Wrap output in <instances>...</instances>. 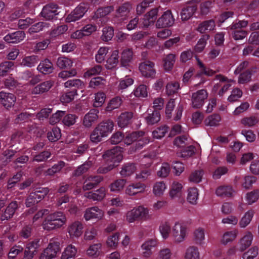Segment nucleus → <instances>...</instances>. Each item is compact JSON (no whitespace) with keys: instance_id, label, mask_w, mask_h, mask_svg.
Masks as SVG:
<instances>
[{"instance_id":"f257e3e1","label":"nucleus","mask_w":259,"mask_h":259,"mask_svg":"<svg viewBox=\"0 0 259 259\" xmlns=\"http://www.w3.org/2000/svg\"><path fill=\"white\" fill-rule=\"evenodd\" d=\"M66 217L64 213L57 211L47 215L42 226L44 229L51 231L61 227L66 224Z\"/></svg>"},{"instance_id":"f03ea898","label":"nucleus","mask_w":259,"mask_h":259,"mask_svg":"<svg viewBox=\"0 0 259 259\" xmlns=\"http://www.w3.org/2000/svg\"><path fill=\"white\" fill-rule=\"evenodd\" d=\"M125 218L128 223H134L140 220H147L150 218V210L143 205H139L127 211Z\"/></svg>"},{"instance_id":"7ed1b4c3","label":"nucleus","mask_w":259,"mask_h":259,"mask_svg":"<svg viewBox=\"0 0 259 259\" xmlns=\"http://www.w3.org/2000/svg\"><path fill=\"white\" fill-rule=\"evenodd\" d=\"M188 234V228L183 223L177 221L172 227L171 237L176 244L185 241Z\"/></svg>"},{"instance_id":"20e7f679","label":"nucleus","mask_w":259,"mask_h":259,"mask_svg":"<svg viewBox=\"0 0 259 259\" xmlns=\"http://www.w3.org/2000/svg\"><path fill=\"white\" fill-rule=\"evenodd\" d=\"M103 158L107 161L111 162L118 165L122 160V148L118 146L114 147L113 149L106 151L102 156Z\"/></svg>"},{"instance_id":"39448f33","label":"nucleus","mask_w":259,"mask_h":259,"mask_svg":"<svg viewBox=\"0 0 259 259\" xmlns=\"http://www.w3.org/2000/svg\"><path fill=\"white\" fill-rule=\"evenodd\" d=\"M48 188H39L35 192L31 193L26 200L27 207H31L35 204L40 202L49 193Z\"/></svg>"},{"instance_id":"423d86ee","label":"nucleus","mask_w":259,"mask_h":259,"mask_svg":"<svg viewBox=\"0 0 259 259\" xmlns=\"http://www.w3.org/2000/svg\"><path fill=\"white\" fill-rule=\"evenodd\" d=\"M60 250L59 242L51 240L48 247L41 253L39 259H53L56 257Z\"/></svg>"},{"instance_id":"0eeeda50","label":"nucleus","mask_w":259,"mask_h":259,"mask_svg":"<svg viewBox=\"0 0 259 259\" xmlns=\"http://www.w3.org/2000/svg\"><path fill=\"white\" fill-rule=\"evenodd\" d=\"M84 226L79 221H75L70 223L67 227V232L71 239H77L83 233Z\"/></svg>"},{"instance_id":"6e6552de","label":"nucleus","mask_w":259,"mask_h":259,"mask_svg":"<svg viewBox=\"0 0 259 259\" xmlns=\"http://www.w3.org/2000/svg\"><path fill=\"white\" fill-rule=\"evenodd\" d=\"M146 185L141 182H133L128 185L125 189V193L129 196H135L145 192Z\"/></svg>"},{"instance_id":"1a4fd4ad","label":"nucleus","mask_w":259,"mask_h":259,"mask_svg":"<svg viewBox=\"0 0 259 259\" xmlns=\"http://www.w3.org/2000/svg\"><path fill=\"white\" fill-rule=\"evenodd\" d=\"M104 215V212L98 206H93L85 209L83 214V218L86 221L92 220L100 221Z\"/></svg>"},{"instance_id":"9d476101","label":"nucleus","mask_w":259,"mask_h":259,"mask_svg":"<svg viewBox=\"0 0 259 259\" xmlns=\"http://www.w3.org/2000/svg\"><path fill=\"white\" fill-rule=\"evenodd\" d=\"M89 7L87 4H81L77 7L66 18V22L69 23L75 22L82 18L88 10Z\"/></svg>"},{"instance_id":"9b49d317","label":"nucleus","mask_w":259,"mask_h":259,"mask_svg":"<svg viewBox=\"0 0 259 259\" xmlns=\"http://www.w3.org/2000/svg\"><path fill=\"white\" fill-rule=\"evenodd\" d=\"M175 21L171 12L168 10L164 12L162 15L157 20L156 23V27L158 28L170 27L173 25Z\"/></svg>"},{"instance_id":"f8f14e48","label":"nucleus","mask_w":259,"mask_h":259,"mask_svg":"<svg viewBox=\"0 0 259 259\" xmlns=\"http://www.w3.org/2000/svg\"><path fill=\"white\" fill-rule=\"evenodd\" d=\"M207 97L208 93L205 90H200L194 93L191 97L193 107L195 108L201 107Z\"/></svg>"},{"instance_id":"ddd939ff","label":"nucleus","mask_w":259,"mask_h":259,"mask_svg":"<svg viewBox=\"0 0 259 259\" xmlns=\"http://www.w3.org/2000/svg\"><path fill=\"white\" fill-rule=\"evenodd\" d=\"M157 246V241L154 239H150L145 241L141 246V255L145 258H149L153 254L152 248Z\"/></svg>"},{"instance_id":"4468645a","label":"nucleus","mask_w":259,"mask_h":259,"mask_svg":"<svg viewBox=\"0 0 259 259\" xmlns=\"http://www.w3.org/2000/svg\"><path fill=\"white\" fill-rule=\"evenodd\" d=\"M154 63L151 61L141 63L139 67L142 75L146 77H154L156 74Z\"/></svg>"},{"instance_id":"2eb2a0df","label":"nucleus","mask_w":259,"mask_h":259,"mask_svg":"<svg viewBox=\"0 0 259 259\" xmlns=\"http://www.w3.org/2000/svg\"><path fill=\"white\" fill-rule=\"evenodd\" d=\"M58 6L55 4H49L44 7L41 12L43 17L47 20L53 19L59 14Z\"/></svg>"},{"instance_id":"dca6fc26","label":"nucleus","mask_w":259,"mask_h":259,"mask_svg":"<svg viewBox=\"0 0 259 259\" xmlns=\"http://www.w3.org/2000/svg\"><path fill=\"white\" fill-rule=\"evenodd\" d=\"M98 113L99 111L97 109L91 110L84 115L82 120L83 125L86 127H91L93 124L97 120Z\"/></svg>"},{"instance_id":"f3484780","label":"nucleus","mask_w":259,"mask_h":259,"mask_svg":"<svg viewBox=\"0 0 259 259\" xmlns=\"http://www.w3.org/2000/svg\"><path fill=\"white\" fill-rule=\"evenodd\" d=\"M106 194V189L104 187H101L96 190L85 193L84 197L93 201H100L105 198Z\"/></svg>"},{"instance_id":"a211bd4d","label":"nucleus","mask_w":259,"mask_h":259,"mask_svg":"<svg viewBox=\"0 0 259 259\" xmlns=\"http://www.w3.org/2000/svg\"><path fill=\"white\" fill-rule=\"evenodd\" d=\"M157 13L158 10L154 9L145 14L142 20V27L147 28L153 24L157 18Z\"/></svg>"},{"instance_id":"6ab92c4d","label":"nucleus","mask_w":259,"mask_h":259,"mask_svg":"<svg viewBox=\"0 0 259 259\" xmlns=\"http://www.w3.org/2000/svg\"><path fill=\"white\" fill-rule=\"evenodd\" d=\"M113 127V122L111 120H107L100 123L95 128L106 137L112 132Z\"/></svg>"},{"instance_id":"aec40b11","label":"nucleus","mask_w":259,"mask_h":259,"mask_svg":"<svg viewBox=\"0 0 259 259\" xmlns=\"http://www.w3.org/2000/svg\"><path fill=\"white\" fill-rule=\"evenodd\" d=\"M113 127V122L111 120H107L100 123L95 128L106 137L112 132Z\"/></svg>"},{"instance_id":"412c9836","label":"nucleus","mask_w":259,"mask_h":259,"mask_svg":"<svg viewBox=\"0 0 259 259\" xmlns=\"http://www.w3.org/2000/svg\"><path fill=\"white\" fill-rule=\"evenodd\" d=\"M16 101L15 96L9 93L0 92V102L7 108L12 107Z\"/></svg>"},{"instance_id":"4be33fe9","label":"nucleus","mask_w":259,"mask_h":259,"mask_svg":"<svg viewBox=\"0 0 259 259\" xmlns=\"http://www.w3.org/2000/svg\"><path fill=\"white\" fill-rule=\"evenodd\" d=\"M25 37V33L23 31H17L10 33L4 37L5 40L8 43L17 44L23 40Z\"/></svg>"},{"instance_id":"5701e85b","label":"nucleus","mask_w":259,"mask_h":259,"mask_svg":"<svg viewBox=\"0 0 259 259\" xmlns=\"http://www.w3.org/2000/svg\"><path fill=\"white\" fill-rule=\"evenodd\" d=\"M253 239V235L250 231H246L239 241V250L243 251L250 246Z\"/></svg>"},{"instance_id":"b1692460","label":"nucleus","mask_w":259,"mask_h":259,"mask_svg":"<svg viewBox=\"0 0 259 259\" xmlns=\"http://www.w3.org/2000/svg\"><path fill=\"white\" fill-rule=\"evenodd\" d=\"M255 214V211L250 209L244 213L238 221L239 226L240 228H246L251 222Z\"/></svg>"},{"instance_id":"393cba45","label":"nucleus","mask_w":259,"mask_h":259,"mask_svg":"<svg viewBox=\"0 0 259 259\" xmlns=\"http://www.w3.org/2000/svg\"><path fill=\"white\" fill-rule=\"evenodd\" d=\"M54 82L47 80L35 87L32 90L33 94H39L48 91L53 86Z\"/></svg>"},{"instance_id":"a878e982","label":"nucleus","mask_w":259,"mask_h":259,"mask_svg":"<svg viewBox=\"0 0 259 259\" xmlns=\"http://www.w3.org/2000/svg\"><path fill=\"white\" fill-rule=\"evenodd\" d=\"M172 227L168 222L165 221L160 223L158 230L160 234L163 239H168L171 233Z\"/></svg>"},{"instance_id":"bb28decb","label":"nucleus","mask_w":259,"mask_h":259,"mask_svg":"<svg viewBox=\"0 0 259 259\" xmlns=\"http://www.w3.org/2000/svg\"><path fill=\"white\" fill-rule=\"evenodd\" d=\"M37 69L41 73L48 74L52 73L54 67L52 62L48 59H45L40 62Z\"/></svg>"},{"instance_id":"cd10ccee","label":"nucleus","mask_w":259,"mask_h":259,"mask_svg":"<svg viewBox=\"0 0 259 259\" xmlns=\"http://www.w3.org/2000/svg\"><path fill=\"white\" fill-rule=\"evenodd\" d=\"M132 9V6L128 3L120 6L116 10V17L124 19L127 17Z\"/></svg>"},{"instance_id":"c85d7f7f","label":"nucleus","mask_w":259,"mask_h":259,"mask_svg":"<svg viewBox=\"0 0 259 259\" xmlns=\"http://www.w3.org/2000/svg\"><path fill=\"white\" fill-rule=\"evenodd\" d=\"M17 207L18 204L16 201H13L10 203L2 215L1 220L2 221L8 220L12 218Z\"/></svg>"},{"instance_id":"c756f323","label":"nucleus","mask_w":259,"mask_h":259,"mask_svg":"<svg viewBox=\"0 0 259 259\" xmlns=\"http://www.w3.org/2000/svg\"><path fill=\"white\" fill-rule=\"evenodd\" d=\"M215 78L220 80L221 82H225L226 84L223 85L222 89L220 90L218 94L220 96H222L228 91L229 88L231 86V82H235V81L231 79H228L227 77L223 76L221 74L217 75Z\"/></svg>"},{"instance_id":"7c9ffc66","label":"nucleus","mask_w":259,"mask_h":259,"mask_svg":"<svg viewBox=\"0 0 259 259\" xmlns=\"http://www.w3.org/2000/svg\"><path fill=\"white\" fill-rule=\"evenodd\" d=\"M133 117V113L130 112L122 113L117 118V124L120 127H124L130 123Z\"/></svg>"},{"instance_id":"2f4dec72","label":"nucleus","mask_w":259,"mask_h":259,"mask_svg":"<svg viewBox=\"0 0 259 259\" xmlns=\"http://www.w3.org/2000/svg\"><path fill=\"white\" fill-rule=\"evenodd\" d=\"M234 192L230 186H221L216 189L215 193L218 196L225 198L232 196Z\"/></svg>"},{"instance_id":"473e14b6","label":"nucleus","mask_w":259,"mask_h":259,"mask_svg":"<svg viewBox=\"0 0 259 259\" xmlns=\"http://www.w3.org/2000/svg\"><path fill=\"white\" fill-rule=\"evenodd\" d=\"M238 235V231L237 229L227 231L222 236L221 243L226 245L229 242H231L235 240Z\"/></svg>"},{"instance_id":"72a5a7b5","label":"nucleus","mask_w":259,"mask_h":259,"mask_svg":"<svg viewBox=\"0 0 259 259\" xmlns=\"http://www.w3.org/2000/svg\"><path fill=\"white\" fill-rule=\"evenodd\" d=\"M102 248V244L101 243L92 244L87 250V254L90 257L97 258L100 255Z\"/></svg>"},{"instance_id":"f704fd0d","label":"nucleus","mask_w":259,"mask_h":259,"mask_svg":"<svg viewBox=\"0 0 259 259\" xmlns=\"http://www.w3.org/2000/svg\"><path fill=\"white\" fill-rule=\"evenodd\" d=\"M185 259H201L200 252L197 247L191 246L188 247L184 254Z\"/></svg>"},{"instance_id":"c9c22d12","label":"nucleus","mask_w":259,"mask_h":259,"mask_svg":"<svg viewBox=\"0 0 259 259\" xmlns=\"http://www.w3.org/2000/svg\"><path fill=\"white\" fill-rule=\"evenodd\" d=\"M196 10L195 6H188L184 7L181 12V17L182 21H187L191 18Z\"/></svg>"},{"instance_id":"e433bc0d","label":"nucleus","mask_w":259,"mask_h":259,"mask_svg":"<svg viewBox=\"0 0 259 259\" xmlns=\"http://www.w3.org/2000/svg\"><path fill=\"white\" fill-rule=\"evenodd\" d=\"M133 52L131 49L123 50L121 56V64L122 66L126 67L133 59Z\"/></svg>"},{"instance_id":"4c0bfd02","label":"nucleus","mask_w":259,"mask_h":259,"mask_svg":"<svg viewBox=\"0 0 259 259\" xmlns=\"http://www.w3.org/2000/svg\"><path fill=\"white\" fill-rule=\"evenodd\" d=\"M76 247L72 244L67 246L61 255V259H70L74 257L77 253Z\"/></svg>"},{"instance_id":"58836bf2","label":"nucleus","mask_w":259,"mask_h":259,"mask_svg":"<svg viewBox=\"0 0 259 259\" xmlns=\"http://www.w3.org/2000/svg\"><path fill=\"white\" fill-rule=\"evenodd\" d=\"M145 135V133L142 131H138L128 134L124 139L123 142L125 144L130 145L134 142L136 141L139 138L142 137Z\"/></svg>"},{"instance_id":"ea45409f","label":"nucleus","mask_w":259,"mask_h":259,"mask_svg":"<svg viewBox=\"0 0 259 259\" xmlns=\"http://www.w3.org/2000/svg\"><path fill=\"white\" fill-rule=\"evenodd\" d=\"M39 59L37 56L31 55L25 56L22 59V61L20 63V65L23 67L31 68L34 66L37 63Z\"/></svg>"},{"instance_id":"a19ab883","label":"nucleus","mask_w":259,"mask_h":259,"mask_svg":"<svg viewBox=\"0 0 259 259\" xmlns=\"http://www.w3.org/2000/svg\"><path fill=\"white\" fill-rule=\"evenodd\" d=\"M119 233H115L109 236L106 241L107 246L113 249L117 248L119 244Z\"/></svg>"},{"instance_id":"79ce46f5","label":"nucleus","mask_w":259,"mask_h":259,"mask_svg":"<svg viewBox=\"0 0 259 259\" xmlns=\"http://www.w3.org/2000/svg\"><path fill=\"white\" fill-rule=\"evenodd\" d=\"M215 27V22L213 20H209L201 23L198 26L197 30L200 33H204L206 31L213 30Z\"/></svg>"},{"instance_id":"37998d69","label":"nucleus","mask_w":259,"mask_h":259,"mask_svg":"<svg viewBox=\"0 0 259 259\" xmlns=\"http://www.w3.org/2000/svg\"><path fill=\"white\" fill-rule=\"evenodd\" d=\"M259 199V189H254L247 192L245 196L247 204L251 205L257 201Z\"/></svg>"},{"instance_id":"c03bdc74","label":"nucleus","mask_w":259,"mask_h":259,"mask_svg":"<svg viewBox=\"0 0 259 259\" xmlns=\"http://www.w3.org/2000/svg\"><path fill=\"white\" fill-rule=\"evenodd\" d=\"M126 181L124 179H118L112 182L109 186L111 192L118 193L125 186Z\"/></svg>"},{"instance_id":"a18cd8bd","label":"nucleus","mask_w":259,"mask_h":259,"mask_svg":"<svg viewBox=\"0 0 259 259\" xmlns=\"http://www.w3.org/2000/svg\"><path fill=\"white\" fill-rule=\"evenodd\" d=\"M166 188V185L163 182H156L153 186V193L157 197L162 196Z\"/></svg>"},{"instance_id":"49530a36","label":"nucleus","mask_w":259,"mask_h":259,"mask_svg":"<svg viewBox=\"0 0 259 259\" xmlns=\"http://www.w3.org/2000/svg\"><path fill=\"white\" fill-rule=\"evenodd\" d=\"M258 122L259 119L257 117L251 116L242 118L240 120V124L243 127H251L257 124Z\"/></svg>"},{"instance_id":"de8ad7c7","label":"nucleus","mask_w":259,"mask_h":259,"mask_svg":"<svg viewBox=\"0 0 259 259\" xmlns=\"http://www.w3.org/2000/svg\"><path fill=\"white\" fill-rule=\"evenodd\" d=\"M118 54L117 50L113 51L110 57L107 59L106 67L108 69H111L115 67L118 63Z\"/></svg>"},{"instance_id":"09e8293b","label":"nucleus","mask_w":259,"mask_h":259,"mask_svg":"<svg viewBox=\"0 0 259 259\" xmlns=\"http://www.w3.org/2000/svg\"><path fill=\"white\" fill-rule=\"evenodd\" d=\"M65 166V163L63 161H60L45 171V176H53L55 174L59 172Z\"/></svg>"},{"instance_id":"8fccbe9b","label":"nucleus","mask_w":259,"mask_h":259,"mask_svg":"<svg viewBox=\"0 0 259 259\" xmlns=\"http://www.w3.org/2000/svg\"><path fill=\"white\" fill-rule=\"evenodd\" d=\"M122 99L119 96H116L112 98L108 103L106 107V110L107 111H111L118 108L122 104Z\"/></svg>"},{"instance_id":"3c124183","label":"nucleus","mask_w":259,"mask_h":259,"mask_svg":"<svg viewBox=\"0 0 259 259\" xmlns=\"http://www.w3.org/2000/svg\"><path fill=\"white\" fill-rule=\"evenodd\" d=\"M182 187V185L181 183L177 182H174L169 191L170 197L171 198L179 197L181 194Z\"/></svg>"},{"instance_id":"603ef678","label":"nucleus","mask_w":259,"mask_h":259,"mask_svg":"<svg viewBox=\"0 0 259 259\" xmlns=\"http://www.w3.org/2000/svg\"><path fill=\"white\" fill-rule=\"evenodd\" d=\"M194 239L196 243L201 245L205 239V231L202 228L199 227L196 229L193 233Z\"/></svg>"},{"instance_id":"864d4df0","label":"nucleus","mask_w":259,"mask_h":259,"mask_svg":"<svg viewBox=\"0 0 259 259\" xmlns=\"http://www.w3.org/2000/svg\"><path fill=\"white\" fill-rule=\"evenodd\" d=\"M198 191L196 188H190L188 190L187 200L192 204H196L198 198Z\"/></svg>"},{"instance_id":"5fc2aeb1","label":"nucleus","mask_w":259,"mask_h":259,"mask_svg":"<svg viewBox=\"0 0 259 259\" xmlns=\"http://www.w3.org/2000/svg\"><path fill=\"white\" fill-rule=\"evenodd\" d=\"M64 87L66 88H75L82 89L84 88V83L79 79H73L67 80L64 83Z\"/></svg>"},{"instance_id":"6e6d98bb","label":"nucleus","mask_w":259,"mask_h":259,"mask_svg":"<svg viewBox=\"0 0 259 259\" xmlns=\"http://www.w3.org/2000/svg\"><path fill=\"white\" fill-rule=\"evenodd\" d=\"M145 118L148 124H154L160 121V114L158 111L155 110L152 113H148Z\"/></svg>"},{"instance_id":"4d7b16f0","label":"nucleus","mask_w":259,"mask_h":259,"mask_svg":"<svg viewBox=\"0 0 259 259\" xmlns=\"http://www.w3.org/2000/svg\"><path fill=\"white\" fill-rule=\"evenodd\" d=\"M172 252L168 247H162L158 252L156 259H171Z\"/></svg>"},{"instance_id":"13d9d810","label":"nucleus","mask_w":259,"mask_h":259,"mask_svg":"<svg viewBox=\"0 0 259 259\" xmlns=\"http://www.w3.org/2000/svg\"><path fill=\"white\" fill-rule=\"evenodd\" d=\"M14 63L11 61H6L0 64V76H5L8 72L13 69Z\"/></svg>"},{"instance_id":"bf43d9fd","label":"nucleus","mask_w":259,"mask_h":259,"mask_svg":"<svg viewBox=\"0 0 259 259\" xmlns=\"http://www.w3.org/2000/svg\"><path fill=\"white\" fill-rule=\"evenodd\" d=\"M164 68L165 70H170L176 61V56L173 54L167 55L164 59Z\"/></svg>"},{"instance_id":"052dcab7","label":"nucleus","mask_w":259,"mask_h":259,"mask_svg":"<svg viewBox=\"0 0 259 259\" xmlns=\"http://www.w3.org/2000/svg\"><path fill=\"white\" fill-rule=\"evenodd\" d=\"M150 142V139L148 136L144 135V136L139 138L136 141V143L134 148H132V151H136L138 150L141 149L144 146L148 144Z\"/></svg>"},{"instance_id":"680f3d73","label":"nucleus","mask_w":259,"mask_h":259,"mask_svg":"<svg viewBox=\"0 0 259 259\" xmlns=\"http://www.w3.org/2000/svg\"><path fill=\"white\" fill-rule=\"evenodd\" d=\"M221 117L219 114H214L207 117L204 120L206 126H217L221 121Z\"/></svg>"},{"instance_id":"e2e57ef3","label":"nucleus","mask_w":259,"mask_h":259,"mask_svg":"<svg viewBox=\"0 0 259 259\" xmlns=\"http://www.w3.org/2000/svg\"><path fill=\"white\" fill-rule=\"evenodd\" d=\"M49 25L48 23L45 22H39L32 25L28 29V32L30 34L37 33L42 31L45 28H48Z\"/></svg>"},{"instance_id":"0e129e2a","label":"nucleus","mask_w":259,"mask_h":259,"mask_svg":"<svg viewBox=\"0 0 259 259\" xmlns=\"http://www.w3.org/2000/svg\"><path fill=\"white\" fill-rule=\"evenodd\" d=\"M114 10L113 6H108L98 9L93 17L94 19L103 17L110 14Z\"/></svg>"},{"instance_id":"69168bd1","label":"nucleus","mask_w":259,"mask_h":259,"mask_svg":"<svg viewBox=\"0 0 259 259\" xmlns=\"http://www.w3.org/2000/svg\"><path fill=\"white\" fill-rule=\"evenodd\" d=\"M134 80L129 76H126L125 77L120 79L118 81V89L122 90L126 89L129 86L134 83Z\"/></svg>"},{"instance_id":"338daca9","label":"nucleus","mask_w":259,"mask_h":259,"mask_svg":"<svg viewBox=\"0 0 259 259\" xmlns=\"http://www.w3.org/2000/svg\"><path fill=\"white\" fill-rule=\"evenodd\" d=\"M78 119V116L73 114H68L64 116L62 119L63 124L67 126L74 125Z\"/></svg>"},{"instance_id":"774afa93","label":"nucleus","mask_w":259,"mask_h":259,"mask_svg":"<svg viewBox=\"0 0 259 259\" xmlns=\"http://www.w3.org/2000/svg\"><path fill=\"white\" fill-rule=\"evenodd\" d=\"M204 171L202 170H197L193 171L190 175L189 180L194 183H200L202 179Z\"/></svg>"}]
</instances>
